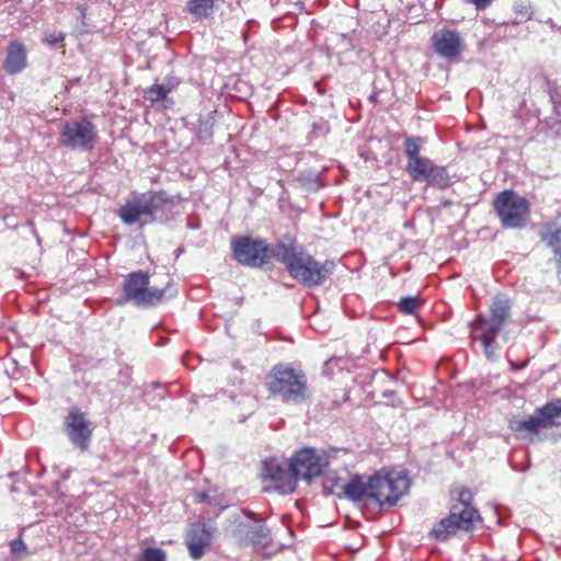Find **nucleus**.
<instances>
[{
  "instance_id": "nucleus-34",
  "label": "nucleus",
  "mask_w": 561,
  "mask_h": 561,
  "mask_svg": "<svg viewBox=\"0 0 561 561\" xmlns=\"http://www.w3.org/2000/svg\"><path fill=\"white\" fill-rule=\"evenodd\" d=\"M65 39V34L62 32H46L44 36V42L48 45H57L62 43Z\"/></svg>"
},
{
  "instance_id": "nucleus-27",
  "label": "nucleus",
  "mask_w": 561,
  "mask_h": 561,
  "mask_svg": "<svg viewBox=\"0 0 561 561\" xmlns=\"http://www.w3.org/2000/svg\"><path fill=\"white\" fill-rule=\"evenodd\" d=\"M167 89L163 88L162 84L154 83L151 87L147 88L144 91V98L146 101H149L151 104H156L160 101L173 103L171 99L168 98Z\"/></svg>"
},
{
  "instance_id": "nucleus-29",
  "label": "nucleus",
  "mask_w": 561,
  "mask_h": 561,
  "mask_svg": "<svg viewBox=\"0 0 561 561\" xmlns=\"http://www.w3.org/2000/svg\"><path fill=\"white\" fill-rule=\"evenodd\" d=\"M423 145V139L419 136H409L404 140V153L408 160L421 157L420 151Z\"/></svg>"
},
{
  "instance_id": "nucleus-28",
  "label": "nucleus",
  "mask_w": 561,
  "mask_h": 561,
  "mask_svg": "<svg viewBox=\"0 0 561 561\" xmlns=\"http://www.w3.org/2000/svg\"><path fill=\"white\" fill-rule=\"evenodd\" d=\"M345 478L337 477L335 473H328L323 480V485L327 490H329L332 494L342 497L344 491V486L347 484Z\"/></svg>"
},
{
  "instance_id": "nucleus-26",
  "label": "nucleus",
  "mask_w": 561,
  "mask_h": 561,
  "mask_svg": "<svg viewBox=\"0 0 561 561\" xmlns=\"http://www.w3.org/2000/svg\"><path fill=\"white\" fill-rule=\"evenodd\" d=\"M550 99L553 104V115L547 118V124L556 128V134L561 136V95L557 90H551Z\"/></svg>"
},
{
  "instance_id": "nucleus-14",
  "label": "nucleus",
  "mask_w": 561,
  "mask_h": 561,
  "mask_svg": "<svg viewBox=\"0 0 561 561\" xmlns=\"http://www.w3.org/2000/svg\"><path fill=\"white\" fill-rule=\"evenodd\" d=\"M215 527L205 523L191 525L187 531L185 543L193 560H199L207 548L211 545Z\"/></svg>"
},
{
  "instance_id": "nucleus-7",
  "label": "nucleus",
  "mask_w": 561,
  "mask_h": 561,
  "mask_svg": "<svg viewBox=\"0 0 561 561\" xmlns=\"http://www.w3.org/2000/svg\"><path fill=\"white\" fill-rule=\"evenodd\" d=\"M98 131L88 119L69 121L62 125L60 142L71 150L91 151L96 144Z\"/></svg>"
},
{
  "instance_id": "nucleus-11",
  "label": "nucleus",
  "mask_w": 561,
  "mask_h": 561,
  "mask_svg": "<svg viewBox=\"0 0 561 561\" xmlns=\"http://www.w3.org/2000/svg\"><path fill=\"white\" fill-rule=\"evenodd\" d=\"M473 525V511L465 508L459 512L457 508H450L449 515L433 526L431 536L438 541H445L460 529L470 530Z\"/></svg>"
},
{
  "instance_id": "nucleus-8",
  "label": "nucleus",
  "mask_w": 561,
  "mask_h": 561,
  "mask_svg": "<svg viewBox=\"0 0 561 561\" xmlns=\"http://www.w3.org/2000/svg\"><path fill=\"white\" fill-rule=\"evenodd\" d=\"M64 427L68 439L81 451H87L91 444L93 426L87 414L73 405L64 420Z\"/></svg>"
},
{
  "instance_id": "nucleus-9",
  "label": "nucleus",
  "mask_w": 561,
  "mask_h": 561,
  "mask_svg": "<svg viewBox=\"0 0 561 561\" xmlns=\"http://www.w3.org/2000/svg\"><path fill=\"white\" fill-rule=\"evenodd\" d=\"M231 247L236 260L242 265L261 267L268 261L270 247L263 240L239 237L232 240Z\"/></svg>"
},
{
  "instance_id": "nucleus-1",
  "label": "nucleus",
  "mask_w": 561,
  "mask_h": 561,
  "mask_svg": "<svg viewBox=\"0 0 561 561\" xmlns=\"http://www.w3.org/2000/svg\"><path fill=\"white\" fill-rule=\"evenodd\" d=\"M275 257L285 264L289 275L298 283L316 287L325 282L334 270V262H318L300 245L278 244Z\"/></svg>"
},
{
  "instance_id": "nucleus-6",
  "label": "nucleus",
  "mask_w": 561,
  "mask_h": 561,
  "mask_svg": "<svg viewBox=\"0 0 561 561\" xmlns=\"http://www.w3.org/2000/svg\"><path fill=\"white\" fill-rule=\"evenodd\" d=\"M504 228H523L529 216V202L513 191L501 192L493 202Z\"/></svg>"
},
{
  "instance_id": "nucleus-10",
  "label": "nucleus",
  "mask_w": 561,
  "mask_h": 561,
  "mask_svg": "<svg viewBox=\"0 0 561 561\" xmlns=\"http://www.w3.org/2000/svg\"><path fill=\"white\" fill-rule=\"evenodd\" d=\"M327 465V457L313 448H302L290 458V469L297 481L299 478L307 482L312 481L322 474Z\"/></svg>"
},
{
  "instance_id": "nucleus-18",
  "label": "nucleus",
  "mask_w": 561,
  "mask_h": 561,
  "mask_svg": "<svg viewBox=\"0 0 561 561\" xmlns=\"http://www.w3.org/2000/svg\"><path fill=\"white\" fill-rule=\"evenodd\" d=\"M26 49L22 42L13 41L7 50L3 67L9 75L20 73L26 67Z\"/></svg>"
},
{
  "instance_id": "nucleus-20",
  "label": "nucleus",
  "mask_w": 561,
  "mask_h": 561,
  "mask_svg": "<svg viewBox=\"0 0 561 561\" xmlns=\"http://www.w3.org/2000/svg\"><path fill=\"white\" fill-rule=\"evenodd\" d=\"M508 426L513 432L516 433L527 432L530 434H537L540 430H547L545 423L537 412L534 415H529L525 419H513L510 421Z\"/></svg>"
},
{
  "instance_id": "nucleus-30",
  "label": "nucleus",
  "mask_w": 561,
  "mask_h": 561,
  "mask_svg": "<svg viewBox=\"0 0 561 561\" xmlns=\"http://www.w3.org/2000/svg\"><path fill=\"white\" fill-rule=\"evenodd\" d=\"M472 493L468 489H463L459 493L458 503L453 505L451 508H457L459 512H462L465 508H469L474 512V522L479 519L478 511L471 506Z\"/></svg>"
},
{
  "instance_id": "nucleus-38",
  "label": "nucleus",
  "mask_w": 561,
  "mask_h": 561,
  "mask_svg": "<svg viewBox=\"0 0 561 561\" xmlns=\"http://www.w3.org/2000/svg\"><path fill=\"white\" fill-rule=\"evenodd\" d=\"M243 513L245 516H248L251 519H254V517H255V514L252 511L243 510Z\"/></svg>"
},
{
  "instance_id": "nucleus-16",
  "label": "nucleus",
  "mask_w": 561,
  "mask_h": 561,
  "mask_svg": "<svg viewBox=\"0 0 561 561\" xmlns=\"http://www.w3.org/2000/svg\"><path fill=\"white\" fill-rule=\"evenodd\" d=\"M117 216L127 226L138 222L144 226L153 222L141 194H136L133 198L127 199L126 203L117 210Z\"/></svg>"
},
{
  "instance_id": "nucleus-24",
  "label": "nucleus",
  "mask_w": 561,
  "mask_h": 561,
  "mask_svg": "<svg viewBox=\"0 0 561 561\" xmlns=\"http://www.w3.org/2000/svg\"><path fill=\"white\" fill-rule=\"evenodd\" d=\"M215 0H187V11L196 18H209L214 13Z\"/></svg>"
},
{
  "instance_id": "nucleus-32",
  "label": "nucleus",
  "mask_w": 561,
  "mask_h": 561,
  "mask_svg": "<svg viewBox=\"0 0 561 561\" xmlns=\"http://www.w3.org/2000/svg\"><path fill=\"white\" fill-rule=\"evenodd\" d=\"M398 307L402 312L412 314L420 307V300L415 297H404L400 299Z\"/></svg>"
},
{
  "instance_id": "nucleus-31",
  "label": "nucleus",
  "mask_w": 561,
  "mask_h": 561,
  "mask_svg": "<svg viewBox=\"0 0 561 561\" xmlns=\"http://www.w3.org/2000/svg\"><path fill=\"white\" fill-rule=\"evenodd\" d=\"M513 10L516 15L519 16L516 23H523L531 19L533 10L530 3L527 0L515 1Z\"/></svg>"
},
{
  "instance_id": "nucleus-2",
  "label": "nucleus",
  "mask_w": 561,
  "mask_h": 561,
  "mask_svg": "<svg viewBox=\"0 0 561 561\" xmlns=\"http://www.w3.org/2000/svg\"><path fill=\"white\" fill-rule=\"evenodd\" d=\"M511 308L512 304L506 295H496L490 305V317L479 316L471 323L472 337L481 342L488 358H491L494 354L496 335L511 320Z\"/></svg>"
},
{
  "instance_id": "nucleus-33",
  "label": "nucleus",
  "mask_w": 561,
  "mask_h": 561,
  "mask_svg": "<svg viewBox=\"0 0 561 561\" xmlns=\"http://www.w3.org/2000/svg\"><path fill=\"white\" fill-rule=\"evenodd\" d=\"M139 561H165V553L159 548H147Z\"/></svg>"
},
{
  "instance_id": "nucleus-35",
  "label": "nucleus",
  "mask_w": 561,
  "mask_h": 561,
  "mask_svg": "<svg viewBox=\"0 0 561 561\" xmlns=\"http://www.w3.org/2000/svg\"><path fill=\"white\" fill-rule=\"evenodd\" d=\"M466 3L473 4L477 10L488 9L494 0H463Z\"/></svg>"
},
{
  "instance_id": "nucleus-37",
  "label": "nucleus",
  "mask_w": 561,
  "mask_h": 561,
  "mask_svg": "<svg viewBox=\"0 0 561 561\" xmlns=\"http://www.w3.org/2000/svg\"><path fill=\"white\" fill-rule=\"evenodd\" d=\"M10 547H11V551L13 553H21L26 550V545L24 543V541L22 539H15V540L11 541Z\"/></svg>"
},
{
  "instance_id": "nucleus-17",
  "label": "nucleus",
  "mask_w": 561,
  "mask_h": 561,
  "mask_svg": "<svg viewBox=\"0 0 561 561\" xmlns=\"http://www.w3.org/2000/svg\"><path fill=\"white\" fill-rule=\"evenodd\" d=\"M141 196L153 222L167 219V213L174 206L173 197L165 191H150L141 193Z\"/></svg>"
},
{
  "instance_id": "nucleus-13",
  "label": "nucleus",
  "mask_w": 561,
  "mask_h": 561,
  "mask_svg": "<svg viewBox=\"0 0 561 561\" xmlns=\"http://www.w3.org/2000/svg\"><path fill=\"white\" fill-rule=\"evenodd\" d=\"M236 543L240 547H267L271 541V530L261 520L239 523L232 533Z\"/></svg>"
},
{
  "instance_id": "nucleus-15",
  "label": "nucleus",
  "mask_w": 561,
  "mask_h": 561,
  "mask_svg": "<svg viewBox=\"0 0 561 561\" xmlns=\"http://www.w3.org/2000/svg\"><path fill=\"white\" fill-rule=\"evenodd\" d=\"M435 53L446 59H454L463 50V39L458 31L442 28L432 36Z\"/></svg>"
},
{
  "instance_id": "nucleus-12",
  "label": "nucleus",
  "mask_w": 561,
  "mask_h": 561,
  "mask_svg": "<svg viewBox=\"0 0 561 561\" xmlns=\"http://www.w3.org/2000/svg\"><path fill=\"white\" fill-rule=\"evenodd\" d=\"M261 477L264 481H270L282 494H290L297 488V480L290 465L286 466L277 459H267L263 462Z\"/></svg>"
},
{
  "instance_id": "nucleus-36",
  "label": "nucleus",
  "mask_w": 561,
  "mask_h": 561,
  "mask_svg": "<svg viewBox=\"0 0 561 561\" xmlns=\"http://www.w3.org/2000/svg\"><path fill=\"white\" fill-rule=\"evenodd\" d=\"M179 83L180 81L175 77H168L161 84L167 89V92L170 93L179 85Z\"/></svg>"
},
{
  "instance_id": "nucleus-5",
  "label": "nucleus",
  "mask_w": 561,
  "mask_h": 561,
  "mask_svg": "<svg viewBox=\"0 0 561 561\" xmlns=\"http://www.w3.org/2000/svg\"><path fill=\"white\" fill-rule=\"evenodd\" d=\"M410 489V481L402 472L369 477V499L380 506H393Z\"/></svg>"
},
{
  "instance_id": "nucleus-4",
  "label": "nucleus",
  "mask_w": 561,
  "mask_h": 561,
  "mask_svg": "<svg viewBox=\"0 0 561 561\" xmlns=\"http://www.w3.org/2000/svg\"><path fill=\"white\" fill-rule=\"evenodd\" d=\"M266 386L271 393L280 394L287 401H300L306 398L305 375L290 367H274L267 376Z\"/></svg>"
},
{
  "instance_id": "nucleus-19",
  "label": "nucleus",
  "mask_w": 561,
  "mask_h": 561,
  "mask_svg": "<svg viewBox=\"0 0 561 561\" xmlns=\"http://www.w3.org/2000/svg\"><path fill=\"white\" fill-rule=\"evenodd\" d=\"M342 491L343 496L353 502H360L365 497L369 499V479L364 480L362 476H354L347 481V484Z\"/></svg>"
},
{
  "instance_id": "nucleus-22",
  "label": "nucleus",
  "mask_w": 561,
  "mask_h": 561,
  "mask_svg": "<svg viewBox=\"0 0 561 561\" xmlns=\"http://www.w3.org/2000/svg\"><path fill=\"white\" fill-rule=\"evenodd\" d=\"M547 428L556 425L554 420L561 416V398L547 402L536 410Z\"/></svg>"
},
{
  "instance_id": "nucleus-39",
  "label": "nucleus",
  "mask_w": 561,
  "mask_h": 561,
  "mask_svg": "<svg viewBox=\"0 0 561 561\" xmlns=\"http://www.w3.org/2000/svg\"><path fill=\"white\" fill-rule=\"evenodd\" d=\"M205 497H206V495H204V494H203V495H201V496H199V502H203V501L205 500Z\"/></svg>"
},
{
  "instance_id": "nucleus-25",
  "label": "nucleus",
  "mask_w": 561,
  "mask_h": 561,
  "mask_svg": "<svg viewBox=\"0 0 561 561\" xmlns=\"http://www.w3.org/2000/svg\"><path fill=\"white\" fill-rule=\"evenodd\" d=\"M543 240L547 241L554 252L558 262V278L561 282V228H554L549 230L545 236Z\"/></svg>"
},
{
  "instance_id": "nucleus-21",
  "label": "nucleus",
  "mask_w": 561,
  "mask_h": 561,
  "mask_svg": "<svg viewBox=\"0 0 561 561\" xmlns=\"http://www.w3.org/2000/svg\"><path fill=\"white\" fill-rule=\"evenodd\" d=\"M433 162L425 158L419 157L412 160H408L405 170L410 178L415 182H424L428 175V169H431Z\"/></svg>"
},
{
  "instance_id": "nucleus-3",
  "label": "nucleus",
  "mask_w": 561,
  "mask_h": 561,
  "mask_svg": "<svg viewBox=\"0 0 561 561\" xmlns=\"http://www.w3.org/2000/svg\"><path fill=\"white\" fill-rule=\"evenodd\" d=\"M168 291L169 288L150 287L149 274L137 271L126 276L118 304L133 302L137 307H153L164 300Z\"/></svg>"
},
{
  "instance_id": "nucleus-23",
  "label": "nucleus",
  "mask_w": 561,
  "mask_h": 561,
  "mask_svg": "<svg viewBox=\"0 0 561 561\" xmlns=\"http://www.w3.org/2000/svg\"><path fill=\"white\" fill-rule=\"evenodd\" d=\"M426 178L424 182L439 188H446L451 183L446 168L440 165L433 164L432 168L428 169V175Z\"/></svg>"
}]
</instances>
